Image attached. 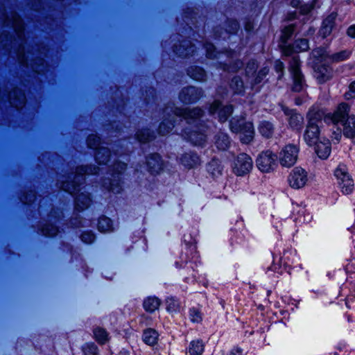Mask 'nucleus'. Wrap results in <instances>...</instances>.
<instances>
[{"mask_svg":"<svg viewBox=\"0 0 355 355\" xmlns=\"http://www.w3.org/2000/svg\"><path fill=\"white\" fill-rule=\"evenodd\" d=\"M5 26H11L13 28L16 38H14L12 35L8 34H1L0 36V42L6 49L8 51L10 54L16 58L19 63L24 67H30L32 70L37 73H44L46 70V66L45 61L41 57L43 52L39 47L35 50L37 52V55L35 58H32L29 62V55H34L33 52H27V55L25 53V38L24 34V23L21 17L15 12H12L10 16H7L4 21Z\"/></svg>","mask_w":355,"mask_h":355,"instance_id":"1","label":"nucleus"},{"mask_svg":"<svg viewBox=\"0 0 355 355\" xmlns=\"http://www.w3.org/2000/svg\"><path fill=\"white\" fill-rule=\"evenodd\" d=\"M203 110L200 107L181 108L175 106L173 103L167 105L163 110V121L159 127V133L166 135L175 127L178 117L184 119L189 125L198 124L203 115Z\"/></svg>","mask_w":355,"mask_h":355,"instance_id":"2","label":"nucleus"},{"mask_svg":"<svg viewBox=\"0 0 355 355\" xmlns=\"http://www.w3.org/2000/svg\"><path fill=\"white\" fill-rule=\"evenodd\" d=\"M307 124L303 135L304 141L309 146L317 144L322 120L325 119L324 111L318 107H311L306 114Z\"/></svg>","mask_w":355,"mask_h":355,"instance_id":"3","label":"nucleus"},{"mask_svg":"<svg viewBox=\"0 0 355 355\" xmlns=\"http://www.w3.org/2000/svg\"><path fill=\"white\" fill-rule=\"evenodd\" d=\"M99 168L94 166H80L76 167L75 173H72L68 177V180L59 182L60 187L63 191L68 192L71 195H74L79 192L81 189L80 185L85 181V175L96 174Z\"/></svg>","mask_w":355,"mask_h":355,"instance_id":"4","label":"nucleus"},{"mask_svg":"<svg viewBox=\"0 0 355 355\" xmlns=\"http://www.w3.org/2000/svg\"><path fill=\"white\" fill-rule=\"evenodd\" d=\"M230 127L232 132L240 133V140L242 143L248 144L252 140L254 131L251 122L233 118L230 122Z\"/></svg>","mask_w":355,"mask_h":355,"instance_id":"5","label":"nucleus"},{"mask_svg":"<svg viewBox=\"0 0 355 355\" xmlns=\"http://www.w3.org/2000/svg\"><path fill=\"white\" fill-rule=\"evenodd\" d=\"M301 62L299 56L295 55L289 60L288 70L291 74L293 85V91L299 92L304 89L306 86L304 76L301 71Z\"/></svg>","mask_w":355,"mask_h":355,"instance_id":"6","label":"nucleus"},{"mask_svg":"<svg viewBox=\"0 0 355 355\" xmlns=\"http://www.w3.org/2000/svg\"><path fill=\"white\" fill-rule=\"evenodd\" d=\"M127 164L122 162H116L112 166V179L109 181V183L104 184V187L109 191L113 193H119L122 190L121 181L119 175L124 173L126 170Z\"/></svg>","mask_w":355,"mask_h":355,"instance_id":"7","label":"nucleus"},{"mask_svg":"<svg viewBox=\"0 0 355 355\" xmlns=\"http://www.w3.org/2000/svg\"><path fill=\"white\" fill-rule=\"evenodd\" d=\"M334 175L343 193L347 195L352 193L354 189V181L348 173L347 166L345 164H339L334 171Z\"/></svg>","mask_w":355,"mask_h":355,"instance_id":"8","label":"nucleus"},{"mask_svg":"<svg viewBox=\"0 0 355 355\" xmlns=\"http://www.w3.org/2000/svg\"><path fill=\"white\" fill-rule=\"evenodd\" d=\"M299 148L293 144L286 145L279 153V159L280 164L284 167H291L295 164L297 159Z\"/></svg>","mask_w":355,"mask_h":355,"instance_id":"9","label":"nucleus"},{"mask_svg":"<svg viewBox=\"0 0 355 355\" xmlns=\"http://www.w3.org/2000/svg\"><path fill=\"white\" fill-rule=\"evenodd\" d=\"M282 110L286 116V121L291 129L296 132H301L304 127V116L297 112L296 110L290 109L282 105Z\"/></svg>","mask_w":355,"mask_h":355,"instance_id":"10","label":"nucleus"},{"mask_svg":"<svg viewBox=\"0 0 355 355\" xmlns=\"http://www.w3.org/2000/svg\"><path fill=\"white\" fill-rule=\"evenodd\" d=\"M277 155L270 150L260 153L257 158V168L263 173H269L272 171L277 163Z\"/></svg>","mask_w":355,"mask_h":355,"instance_id":"11","label":"nucleus"},{"mask_svg":"<svg viewBox=\"0 0 355 355\" xmlns=\"http://www.w3.org/2000/svg\"><path fill=\"white\" fill-rule=\"evenodd\" d=\"M252 158L245 153H241L234 162L233 171L238 176H243L252 170Z\"/></svg>","mask_w":355,"mask_h":355,"instance_id":"12","label":"nucleus"},{"mask_svg":"<svg viewBox=\"0 0 355 355\" xmlns=\"http://www.w3.org/2000/svg\"><path fill=\"white\" fill-rule=\"evenodd\" d=\"M206 128L205 125H195L194 129L189 132L184 130V135L193 145L203 146L207 141Z\"/></svg>","mask_w":355,"mask_h":355,"instance_id":"13","label":"nucleus"},{"mask_svg":"<svg viewBox=\"0 0 355 355\" xmlns=\"http://www.w3.org/2000/svg\"><path fill=\"white\" fill-rule=\"evenodd\" d=\"M203 95L202 89L193 86L185 87L179 94V99L185 104L193 103L199 100Z\"/></svg>","mask_w":355,"mask_h":355,"instance_id":"14","label":"nucleus"},{"mask_svg":"<svg viewBox=\"0 0 355 355\" xmlns=\"http://www.w3.org/2000/svg\"><path fill=\"white\" fill-rule=\"evenodd\" d=\"M289 184L294 189L303 187L307 180V173L301 167H295L291 172L288 178Z\"/></svg>","mask_w":355,"mask_h":355,"instance_id":"15","label":"nucleus"},{"mask_svg":"<svg viewBox=\"0 0 355 355\" xmlns=\"http://www.w3.org/2000/svg\"><path fill=\"white\" fill-rule=\"evenodd\" d=\"M233 112L232 105H226L221 107V103L219 101H214L209 107L210 114L214 115L218 113V121L221 123L225 122Z\"/></svg>","mask_w":355,"mask_h":355,"instance_id":"16","label":"nucleus"},{"mask_svg":"<svg viewBox=\"0 0 355 355\" xmlns=\"http://www.w3.org/2000/svg\"><path fill=\"white\" fill-rule=\"evenodd\" d=\"M239 28V24L235 19H227L223 27L214 29V35L216 37L226 39L230 34L236 33Z\"/></svg>","mask_w":355,"mask_h":355,"instance_id":"17","label":"nucleus"},{"mask_svg":"<svg viewBox=\"0 0 355 355\" xmlns=\"http://www.w3.org/2000/svg\"><path fill=\"white\" fill-rule=\"evenodd\" d=\"M351 105L345 102L340 103L334 111L331 120L334 123H343L347 119Z\"/></svg>","mask_w":355,"mask_h":355,"instance_id":"18","label":"nucleus"},{"mask_svg":"<svg viewBox=\"0 0 355 355\" xmlns=\"http://www.w3.org/2000/svg\"><path fill=\"white\" fill-rule=\"evenodd\" d=\"M173 51L179 57L189 56L195 51V46L190 40H184L174 45Z\"/></svg>","mask_w":355,"mask_h":355,"instance_id":"19","label":"nucleus"},{"mask_svg":"<svg viewBox=\"0 0 355 355\" xmlns=\"http://www.w3.org/2000/svg\"><path fill=\"white\" fill-rule=\"evenodd\" d=\"M6 98L9 99L10 105L17 109L22 108L26 103L25 94L18 88H15Z\"/></svg>","mask_w":355,"mask_h":355,"instance_id":"20","label":"nucleus"},{"mask_svg":"<svg viewBox=\"0 0 355 355\" xmlns=\"http://www.w3.org/2000/svg\"><path fill=\"white\" fill-rule=\"evenodd\" d=\"M146 166L151 174L159 173L163 168V162L158 154H152L146 158Z\"/></svg>","mask_w":355,"mask_h":355,"instance_id":"21","label":"nucleus"},{"mask_svg":"<svg viewBox=\"0 0 355 355\" xmlns=\"http://www.w3.org/2000/svg\"><path fill=\"white\" fill-rule=\"evenodd\" d=\"M91 202L90 194L84 191L76 196L75 199V208L78 211H83L89 207Z\"/></svg>","mask_w":355,"mask_h":355,"instance_id":"22","label":"nucleus"},{"mask_svg":"<svg viewBox=\"0 0 355 355\" xmlns=\"http://www.w3.org/2000/svg\"><path fill=\"white\" fill-rule=\"evenodd\" d=\"M335 20L336 15L333 13L324 19L322 27L319 31L320 35L322 37L324 38L331 34L334 26Z\"/></svg>","mask_w":355,"mask_h":355,"instance_id":"23","label":"nucleus"},{"mask_svg":"<svg viewBox=\"0 0 355 355\" xmlns=\"http://www.w3.org/2000/svg\"><path fill=\"white\" fill-rule=\"evenodd\" d=\"M343 125V135L355 140V115L352 114L346 121L341 123Z\"/></svg>","mask_w":355,"mask_h":355,"instance_id":"24","label":"nucleus"},{"mask_svg":"<svg viewBox=\"0 0 355 355\" xmlns=\"http://www.w3.org/2000/svg\"><path fill=\"white\" fill-rule=\"evenodd\" d=\"M182 164L188 168H194L200 164L199 156L194 153H185L181 157Z\"/></svg>","mask_w":355,"mask_h":355,"instance_id":"25","label":"nucleus"},{"mask_svg":"<svg viewBox=\"0 0 355 355\" xmlns=\"http://www.w3.org/2000/svg\"><path fill=\"white\" fill-rule=\"evenodd\" d=\"M187 74L193 80L197 81H205L207 78L205 70L197 66H191L187 69Z\"/></svg>","mask_w":355,"mask_h":355,"instance_id":"26","label":"nucleus"},{"mask_svg":"<svg viewBox=\"0 0 355 355\" xmlns=\"http://www.w3.org/2000/svg\"><path fill=\"white\" fill-rule=\"evenodd\" d=\"M215 145L219 150H225L230 145V139L226 133L220 132L215 137Z\"/></svg>","mask_w":355,"mask_h":355,"instance_id":"27","label":"nucleus"},{"mask_svg":"<svg viewBox=\"0 0 355 355\" xmlns=\"http://www.w3.org/2000/svg\"><path fill=\"white\" fill-rule=\"evenodd\" d=\"M97 227L98 231L102 233H109L114 231L112 220L105 216L99 218Z\"/></svg>","mask_w":355,"mask_h":355,"instance_id":"28","label":"nucleus"},{"mask_svg":"<svg viewBox=\"0 0 355 355\" xmlns=\"http://www.w3.org/2000/svg\"><path fill=\"white\" fill-rule=\"evenodd\" d=\"M110 157V150L107 147H99L95 154V159L99 164H106Z\"/></svg>","mask_w":355,"mask_h":355,"instance_id":"29","label":"nucleus"},{"mask_svg":"<svg viewBox=\"0 0 355 355\" xmlns=\"http://www.w3.org/2000/svg\"><path fill=\"white\" fill-rule=\"evenodd\" d=\"M315 147V152L319 157L322 159H327L331 153V144L327 140L325 142L317 143Z\"/></svg>","mask_w":355,"mask_h":355,"instance_id":"30","label":"nucleus"},{"mask_svg":"<svg viewBox=\"0 0 355 355\" xmlns=\"http://www.w3.org/2000/svg\"><path fill=\"white\" fill-rule=\"evenodd\" d=\"M158 336V333L154 329H147L144 331L143 340L146 344L153 346L157 342Z\"/></svg>","mask_w":355,"mask_h":355,"instance_id":"31","label":"nucleus"},{"mask_svg":"<svg viewBox=\"0 0 355 355\" xmlns=\"http://www.w3.org/2000/svg\"><path fill=\"white\" fill-rule=\"evenodd\" d=\"M275 128L272 123L263 121L259 125V131L261 135L266 138H270L274 133Z\"/></svg>","mask_w":355,"mask_h":355,"instance_id":"32","label":"nucleus"},{"mask_svg":"<svg viewBox=\"0 0 355 355\" xmlns=\"http://www.w3.org/2000/svg\"><path fill=\"white\" fill-rule=\"evenodd\" d=\"M160 300L155 297H149L146 298L143 303L144 309L150 313L157 310L160 306Z\"/></svg>","mask_w":355,"mask_h":355,"instance_id":"33","label":"nucleus"},{"mask_svg":"<svg viewBox=\"0 0 355 355\" xmlns=\"http://www.w3.org/2000/svg\"><path fill=\"white\" fill-rule=\"evenodd\" d=\"M223 167L218 159H213L207 165V171L214 177L220 175Z\"/></svg>","mask_w":355,"mask_h":355,"instance_id":"34","label":"nucleus"},{"mask_svg":"<svg viewBox=\"0 0 355 355\" xmlns=\"http://www.w3.org/2000/svg\"><path fill=\"white\" fill-rule=\"evenodd\" d=\"M204 351V345L202 340L192 341L189 347V353L190 355H200Z\"/></svg>","mask_w":355,"mask_h":355,"instance_id":"35","label":"nucleus"},{"mask_svg":"<svg viewBox=\"0 0 355 355\" xmlns=\"http://www.w3.org/2000/svg\"><path fill=\"white\" fill-rule=\"evenodd\" d=\"M136 137L137 139L142 143L148 142L155 137L153 132H150L149 129L139 130L136 134Z\"/></svg>","mask_w":355,"mask_h":355,"instance_id":"36","label":"nucleus"},{"mask_svg":"<svg viewBox=\"0 0 355 355\" xmlns=\"http://www.w3.org/2000/svg\"><path fill=\"white\" fill-rule=\"evenodd\" d=\"M230 87L236 94H240L244 90L243 81L239 76L234 77L230 83Z\"/></svg>","mask_w":355,"mask_h":355,"instance_id":"37","label":"nucleus"},{"mask_svg":"<svg viewBox=\"0 0 355 355\" xmlns=\"http://www.w3.org/2000/svg\"><path fill=\"white\" fill-rule=\"evenodd\" d=\"M94 334L97 342L101 345L105 344L108 340V334L104 329L96 328L94 330Z\"/></svg>","mask_w":355,"mask_h":355,"instance_id":"38","label":"nucleus"},{"mask_svg":"<svg viewBox=\"0 0 355 355\" xmlns=\"http://www.w3.org/2000/svg\"><path fill=\"white\" fill-rule=\"evenodd\" d=\"M42 233L43 235L46 236H55L58 232V229L57 226L53 225L52 223H46L42 227Z\"/></svg>","mask_w":355,"mask_h":355,"instance_id":"39","label":"nucleus"},{"mask_svg":"<svg viewBox=\"0 0 355 355\" xmlns=\"http://www.w3.org/2000/svg\"><path fill=\"white\" fill-rule=\"evenodd\" d=\"M207 52V57L210 59L220 58L221 53L215 52V47L213 44L206 42L204 44Z\"/></svg>","mask_w":355,"mask_h":355,"instance_id":"40","label":"nucleus"},{"mask_svg":"<svg viewBox=\"0 0 355 355\" xmlns=\"http://www.w3.org/2000/svg\"><path fill=\"white\" fill-rule=\"evenodd\" d=\"M351 55V52L347 50H343L336 53L331 55V59L335 62H341L347 60Z\"/></svg>","mask_w":355,"mask_h":355,"instance_id":"41","label":"nucleus"},{"mask_svg":"<svg viewBox=\"0 0 355 355\" xmlns=\"http://www.w3.org/2000/svg\"><path fill=\"white\" fill-rule=\"evenodd\" d=\"M121 127L122 125L119 122L114 121L112 124L107 125L106 130L111 136H113L114 133V137H116L118 136L117 133L121 130Z\"/></svg>","mask_w":355,"mask_h":355,"instance_id":"42","label":"nucleus"},{"mask_svg":"<svg viewBox=\"0 0 355 355\" xmlns=\"http://www.w3.org/2000/svg\"><path fill=\"white\" fill-rule=\"evenodd\" d=\"M166 309L169 312L176 311L179 307L178 301L174 297H168L166 300Z\"/></svg>","mask_w":355,"mask_h":355,"instance_id":"43","label":"nucleus"},{"mask_svg":"<svg viewBox=\"0 0 355 355\" xmlns=\"http://www.w3.org/2000/svg\"><path fill=\"white\" fill-rule=\"evenodd\" d=\"M36 196L35 191L31 190L20 197V200L24 204H30L35 201Z\"/></svg>","mask_w":355,"mask_h":355,"instance_id":"44","label":"nucleus"},{"mask_svg":"<svg viewBox=\"0 0 355 355\" xmlns=\"http://www.w3.org/2000/svg\"><path fill=\"white\" fill-rule=\"evenodd\" d=\"M294 48L296 51H304L309 49V42L306 39H300L295 42Z\"/></svg>","mask_w":355,"mask_h":355,"instance_id":"45","label":"nucleus"},{"mask_svg":"<svg viewBox=\"0 0 355 355\" xmlns=\"http://www.w3.org/2000/svg\"><path fill=\"white\" fill-rule=\"evenodd\" d=\"M63 216L62 211L59 209H52L50 214L48 216L49 222L55 223Z\"/></svg>","mask_w":355,"mask_h":355,"instance_id":"46","label":"nucleus"},{"mask_svg":"<svg viewBox=\"0 0 355 355\" xmlns=\"http://www.w3.org/2000/svg\"><path fill=\"white\" fill-rule=\"evenodd\" d=\"M83 352L85 355H97L98 347L94 343H87L83 347Z\"/></svg>","mask_w":355,"mask_h":355,"instance_id":"47","label":"nucleus"},{"mask_svg":"<svg viewBox=\"0 0 355 355\" xmlns=\"http://www.w3.org/2000/svg\"><path fill=\"white\" fill-rule=\"evenodd\" d=\"M243 67V62L240 60H236L232 64H223V69L225 71H236L239 69H241Z\"/></svg>","mask_w":355,"mask_h":355,"instance_id":"48","label":"nucleus"},{"mask_svg":"<svg viewBox=\"0 0 355 355\" xmlns=\"http://www.w3.org/2000/svg\"><path fill=\"white\" fill-rule=\"evenodd\" d=\"M80 239L83 242L90 244L95 240V235L92 231H87L81 234Z\"/></svg>","mask_w":355,"mask_h":355,"instance_id":"49","label":"nucleus"},{"mask_svg":"<svg viewBox=\"0 0 355 355\" xmlns=\"http://www.w3.org/2000/svg\"><path fill=\"white\" fill-rule=\"evenodd\" d=\"M87 141L89 148H96L100 144V138L96 135H90Z\"/></svg>","mask_w":355,"mask_h":355,"instance_id":"50","label":"nucleus"},{"mask_svg":"<svg viewBox=\"0 0 355 355\" xmlns=\"http://www.w3.org/2000/svg\"><path fill=\"white\" fill-rule=\"evenodd\" d=\"M257 69V65L254 61H250L245 68L246 76L250 78L253 76Z\"/></svg>","mask_w":355,"mask_h":355,"instance_id":"51","label":"nucleus"},{"mask_svg":"<svg viewBox=\"0 0 355 355\" xmlns=\"http://www.w3.org/2000/svg\"><path fill=\"white\" fill-rule=\"evenodd\" d=\"M344 96L347 100L355 98V80L349 84L348 90L345 93Z\"/></svg>","mask_w":355,"mask_h":355,"instance_id":"52","label":"nucleus"},{"mask_svg":"<svg viewBox=\"0 0 355 355\" xmlns=\"http://www.w3.org/2000/svg\"><path fill=\"white\" fill-rule=\"evenodd\" d=\"M189 315L191 320L194 322H199L202 320L201 313L198 309L192 308L190 309Z\"/></svg>","mask_w":355,"mask_h":355,"instance_id":"53","label":"nucleus"},{"mask_svg":"<svg viewBox=\"0 0 355 355\" xmlns=\"http://www.w3.org/2000/svg\"><path fill=\"white\" fill-rule=\"evenodd\" d=\"M294 29H295V27L293 25H289V26L285 27L283 31L284 37L285 39L289 38L292 35V34L294 31Z\"/></svg>","mask_w":355,"mask_h":355,"instance_id":"54","label":"nucleus"},{"mask_svg":"<svg viewBox=\"0 0 355 355\" xmlns=\"http://www.w3.org/2000/svg\"><path fill=\"white\" fill-rule=\"evenodd\" d=\"M275 69L277 73H280L279 76V78H280L282 76L283 71L284 69V63L280 61H276L275 64Z\"/></svg>","mask_w":355,"mask_h":355,"instance_id":"55","label":"nucleus"},{"mask_svg":"<svg viewBox=\"0 0 355 355\" xmlns=\"http://www.w3.org/2000/svg\"><path fill=\"white\" fill-rule=\"evenodd\" d=\"M347 35L350 37H355V24L348 27L347 29Z\"/></svg>","mask_w":355,"mask_h":355,"instance_id":"56","label":"nucleus"},{"mask_svg":"<svg viewBox=\"0 0 355 355\" xmlns=\"http://www.w3.org/2000/svg\"><path fill=\"white\" fill-rule=\"evenodd\" d=\"M252 80L251 81V83L253 85L259 84L263 80V78H261L260 76V75H257V74L256 75L255 77H254V76H252Z\"/></svg>","mask_w":355,"mask_h":355,"instance_id":"57","label":"nucleus"},{"mask_svg":"<svg viewBox=\"0 0 355 355\" xmlns=\"http://www.w3.org/2000/svg\"><path fill=\"white\" fill-rule=\"evenodd\" d=\"M228 355H242V349L238 347L235 348Z\"/></svg>","mask_w":355,"mask_h":355,"instance_id":"58","label":"nucleus"},{"mask_svg":"<svg viewBox=\"0 0 355 355\" xmlns=\"http://www.w3.org/2000/svg\"><path fill=\"white\" fill-rule=\"evenodd\" d=\"M268 69H267V68H266V67H265V68H263V69H261V70L258 72L257 75H260V76H261V78H263V77H265V76L268 74Z\"/></svg>","mask_w":355,"mask_h":355,"instance_id":"59","label":"nucleus"},{"mask_svg":"<svg viewBox=\"0 0 355 355\" xmlns=\"http://www.w3.org/2000/svg\"><path fill=\"white\" fill-rule=\"evenodd\" d=\"M226 53H227V56L230 58H234L236 57V53L234 51H226Z\"/></svg>","mask_w":355,"mask_h":355,"instance_id":"60","label":"nucleus"},{"mask_svg":"<svg viewBox=\"0 0 355 355\" xmlns=\"http://www.w3.org/2000/svg\"><path fill=\"white\" fill-rule=\"evenodd\" d=\"M329 79V76L322 75L321 76V78H320V81L324 83V82H326Z\"/></svg>","mask_w":355,"mask_h":355,"instance_id":"61","label":"nucleus"},{"mask_svg":"<svg viewBox=\"0 0 355 355\" xmlns=\"http://www.w3.org/2000/svg\"><path fill=\"white\" fill-rule=\"evenodd\" d=\"M292 52V48L290 46H288L285 50L284 53L286 55H288Z\"/></svg>","mask_w":355,"mask_h":355,"instance_id":"62","label":"nucleus"},{"mask_svg":"<svg viewBox=\"0 0 355 355\" xmlns=\"http://www.w3.org/2000/svg\"><path fill=\"white\" fill-rule=\"evenodd\" d=\"M252 29V26L251 25L250 23H247L245 24V30L248 31H250Z\"/></svg>","mask_w":355,"mask_h":355,"instance_id":"63","label":"nucleus"},{"mask_svg":"<svg viewBox=\"0 0 355 355\" xmlns=\"http://www.w3.org/2000/svg\"><path fill=\"white\" fill-rule=\"evenodd\" d=\"M334 135H335V139L337 141H339L340 138L341 137L340 132H339L338 133L334 132Z\"/></svg>","mask_w":355,"mask_h":355,"instance_id":"64","label":"nucleus"}]
</instances>
